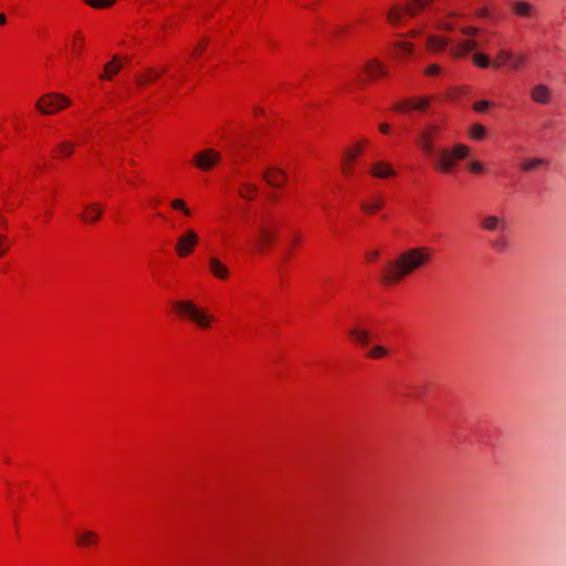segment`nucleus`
I'll list each match as a JSON object with an SVG mask.
<instances>
[{
  "label": "nucleus",
  "instance_id": "nucleus-41",
  "mask_svg": "<svg viewBox=\"0 0 566 566\" xmlns=\"http://www.w3.org/2000/svg\"><path fill=\"white\" fill-rule=\"evenodd\" d=\"M441 72V69L439 65L437 64H432L430 66H428L426 70H424V74L428 75V76H436V75H439Z\"/></svg>",
  "mask_w": 566,
  "mask_h": 566
},
{
  "label": "nucleus",
  "instance_id": "nucleus-39",
  "mask_svg": "<svg viewBox=\"0 0 566 566\" xmlns=\"http://www.w3.org/2000/svg\"><path fill=\"white\" fill-rule=\"evenodd\" d=\"M9 250V243L6 234L0 233V258H2Z\"/></svg>",
  "mask_w": 566,
  "mask_h": 566
},
{
  "label": "nucleus",
  "instance_id": "nucleus-25",
  "mask_svg": "<svg viewBox=\"0 0 566 566\" xmlns=\"http://www.w3.org/2000/svg\"><path fill=\"white\" fill-rule=\"evenodd\" d=\"M161 73H163L161 71H156V70L149 67L146 70V72L143 76H137V82L140 85L150 83L154 80H156L157 77H159Z\"/></svg>",
  "mask_w": 566,
  "mask_h": 566
},
{
  "label": "nucleus",
  "instance_id": "nucleus-24",
  "mask_svg": "<svg viewBox=\"0 0 566 566\" xmlns=\"http://www.w3.org/2000/svg\"><path fill=\"white\" fill-rule=\"evenodd\" d=\"M403 11L406 10L398 6H394L392 8H390V10L387 13V19L389 23L392 25H397L402 18Z\"/></svg>",
  "mask_w": 566,
  "mask_h": 566
},
{
  "label": "nucleus",
  "instance_id": "nucleus-46",
  "mask_svg": "<svg viewBox=\"0 0 566 566\" xmlns=\"http://www.w3.org/2000/svg\"><path fill=\"white\" fill-rule=\"evenodd\" d=\"M476 15L481 18H485L489 15V10L486 8H481L476 11Z\"/></svg>",
  "mask_w": 566,
  "mask_h": 566
},
{
  "label": "nucleus",
  "instance_id": "nucleus-47",
  "mask_svg": "<svg viewBox=\"0 0 566 566\" xmlns=\"http://www.w3.org/2000/svg\"><path fill=\"white\" fill-rule=\"evenodd\" d=\"M378 254H379V253H378V251H370V252L367 254V259H368V260H370V261H373V260H375V259H377V258H378Z\"/></svg>",
  "mask_w": 566,
  "mask_h": 566
},
{
  "label": "nucleus",
  "instance_id": "nucleus-40",
  "mask_svg": "<svg viewBox=\"0 0 566 566\" xmlns=\"http://www.w3.org/2000/svg\"><path fill=\"white\" fill-rule=\"evenodd\" d=\"M395 46H396L397 49H399V50L405 51V52H406V53H408V54H411V53H412V51H413V46H412V44H411V43H408V42H397V43L395 44Z\"/></svg>",
  "mask_w": 566,
  "mask_h": 566
},
{
  "label": "nucleus",
  "instance_id": "nucleus-23",
  "mask_svg": "<svg viewBox=\"0 0 566 566\" xmlns=\"http://www.w3.org/2000/svg\"><path fill=\"white\" fill-rule=\"evenodd\" d=\"M512 9L517 15L524 17V18L531 17V13H532L531 4L525 1H517V2L513 3Z\"/></svg>",
  "mask_w": 566,
  "mask_h": 566
},
{
  "label": "nucleus",
  "instance_id": "nucleus-29",
  "mask_svg": "<svg viewBox=\"0 0 566 566\" xmlns=\"http://www.w3.org/2000/svg\"><path fill=\"white\" fill-rule=\"evenodd\" d=\"M450 153L452 154L454 160H460L468 156L469 148L462 144H457L452 150H450Z\"/></svg>",
  "mask_w": 566,
  "mask_h": 566
},
{
  "label": "nucleus",
  "instance_id": "nucleus-42",
  "mask_svg": "<svg viewBox=\"0 0 566 566\" xmlns=\"http://www.w3.org/2000/svg\"><path fill=\"white\" fill-rule=\"evenodd\" d=\"M490 106V102L489 101H480V102H476L474 105H473V108L474 111L476 112H480V113H483L488 109V107Z\"/></svg>",
  "mask_w": 566,
  "mask_h": 566
},
{
  "label": "nucleus",
  "instance_id": "nucleus-13",
  "mask_svg": "<svg viewBox=\"0 0 566 566\" xmlns=\"http://www.w3.org/2000/svg\"><path fill=\"white\" fill-rule=\"evenodd\" d=\"M479 48V43L474 39H468L457 43L450 48V53L454 57H463L467 53L474 51Z\"/></svg>",
  "mask_w": 566,
  "mask_h": 566
},
{
  "label": "nucleus",
  "instance_id": "nucleus-27",
  "mask_svg": "<svg viewBox=\"0 0 566 566\" xmlns=\"http://www.w3.org/2000/svg\"><path fill=\"white\" fill-rule=\"evenodd\" d=\"M349 334L355 338V340L358 344L368 345L370 339L368 332L358 328H353L349 331Z\"/></svg>",
  "mask_w": 566,
  "mask_h": 566
},
{
  "label": "nucleus",
  "instance_id": "nucleus-34",
  "mask_svg": "<svg viewBox=\"0 0 566 566\" xmlns=\"http://www.w3.org/2000/svg\"><path fill=\"white\" fill-rule=\"evenodd\" d=\"M469 134L474 139H482L485 135V128L480 124H474L470 128Z\"/></svg>",
  "mask_w": 566,
  "mask_h": 566
},
{
  "label": "nucleus",
  "instance_id": "nucleus-3",
  "mask_svg": "<svg viewBox=\"0 0 566 566\" xmlns=\"http://www.w3.org/2000/svg\"><path fill=\"white\" fill-rule=\"evenodd\" d=\"M280 229L275 220L263 218L258 227V235L255 245L260 251H264L274 243L279 235Z\"/></svg>",
  "mask_w": 566,
  "mask_h": 566
},
{
  "label": "nucleus",
  "instance_id": "nucleus-15",
  "mask_svg": "<svg viewBox=\"0 0 566 566\" xmlns=\"http://www.w3.org/2000/svg\"><path fill=\"white\" fill-rule=\"evenodd\" d=\"M370 174L375 178L385 179L396 176L395 169L386 161H377L371 165Z\"/></svg>",
  "mask_w": 566,
  "mask_h": 566
},
{
  "label": "nucleus",
  "instance_id": "nucleus-18",
  "mask_svg": "<svg viewBox=\"0 0 566 566\" xmlns=\"http://www.w3.org/2000/svg\"><path fill=\"white\" fill-rule=\"evenodd\" d=\"M210 271L212 274L221 280H224L229 276L228 268L220 262L217 258L209 259Z\"/></svg>",
  "mask_w": 566,
  "mask_h": 566
},
{
  "label": "nucleus",
  "instance_id": "nucleus-44",
  "mask_svg": "<svg viewBox=\"0 0 566 566\" xmlns=\"http://www.w3.org/2000/svg\"><path fill=\"white\" fill-rule=\"evenodd\" d=\"M461 33L468 36H474L478 34L479 29L475 27H463L460 29Z\"/></svg>",
  "mask_w": 566,
  "mask_h": 566
},
{
  "label": "nucleus",
  "instance_id": "nucleus-2",
  "mask_svg": "<svg viewBox=\"0 0 566 566\" xmlns=\"http://www.w3.org/2000/svg\"><path fill=\"white\" fill-rule=\"evenodd\" d=\"M175 311L197 324L200 328H209L214 321L213 315L207 310L198 307L192 301H177L174 303Z\"/></svg>",
  "mask_w": 566,
  "mask_h": 566
},
{
  "label": "nucleus",
  "instance_id": "nucleus-36",
  "mask_svg": "<svg viewBox=\"0 0 566 566\" xmlns=\"http://www.w3.org/2000/svg\"><path fill=\"white\" fill-rule=\"evenodd\" d=\"M429 103H430V99L428 97H421L418 101L411 99L412 108L418 109V111H424L428 107Z\"/></svg>",
  "mask_w": 566,
  "mask_h": 566
},
{
  "label": "nucleus",
  "instance_id": "nucleus-9",
  "mask_svg": "<svg viewBox=\"0 0 566 566\" xmlns=\"http://www.w3.org/2000/svg\"><path fill=\"white\" fill-rule=\"evenodd\" d=\"M434 167L443 172H450L455 165V160L449 149L442 148L434 151Z\"/></svg>",
  "mask_w": 566,
  "mask_h": 566
},
{
  "label": "nucleus",
  "instance_id": "nucleus-37",
  "mask_svg": "<svg viewBox=\"0 0 566 566\" xmlns=\"http://www.w3.org/2000/svg\"><path fill=\"white\" fill-rule=\"evenodd\" d=\"M174 209L181 210L186 216H190V210L186 207V203L181 199H175L171 201Z\"/></svg>",
  "mask_w": 566,
  "mask_h": 566
},
{
  "label": "nucleus",
  "instance_id": "nucleus-14",
  "mask_svg": "<svg viewBox=\"0 0 566 566\" xmlns=\"http://www.w3.org/2000/svg\"><path fill=\"white\" fill-rule=\"evenodd\" d=\"M481 228L486 231H504L506 221L502 217L490 214L482 219Z\"/></svg>",
  "mask_w": 566,
  "mask_h": 566
},
{
  "label": "nucleus",
  "instance_id": "nucleus-38",
  "mask_svg": "<svg viewBox=\"0 0 566 566\" xmlns=\"http://www.w3.org/2000/svg\"><path fill=\"white\" fill-rule=\"evenodd\" d=\"M385 355H387V350L382 346L373 347V349L368 354V356L373 358H380L384 357Z\"/></svg>",
  "mask_w": 566,
  "mask_h": 566
},
{
  "label": "nucleus",
  "instance_id": "nucleus-49",
  "mask_svg": "<svg viewBox=\"0 0 566 566\" xmlns=\"http://www.w3.org/2000/svg\"><path fill=\"white\" fill-rule=\"evenodd\" d=\"M441 28H442L443 30H446V31H451V30H453V25H452V24H450V23H444V24H442V27H441Z\"/></svg>",
  "mask_w": 566,
  "mask_h": 566
},
{
  "label": "nucleus",
  "instance_id": "nucleus-33",
  "mask_svg": "<svg viewBox=\"0 0 566 566\" xmlns=\"http://www.w3.org/2000/svg\"><path fill=\"white\" fill-rule=\"evenodd\" d=\"M116 0H85V2L95 8V9H103L108 8L115 3Z\"/></svg>",
  "mask_w": 566,
  "mask_h": 566
},
{
  "label": "nucleus",
  "instance_id": "nucleus-26",
  "mask_svg": "<svg viewBox=\"0 0 566 566\" xmlns=\"http://www.w3.org/2000/svg\"><path fill=\"white\" fill-rule=\"evenodd\" d=\"M256 192V186L249 182H244L241 186L240 196L245 200H253Z\"/></svg>",
  "mask_w": 566,
  "mask_h": 566
},
{
  "label": "nucleus",
  "instance_id": "nucleus-22",
  "mask_svg": "<svg viewBox=\"0 0 566 566\" xmlns=\"http://www.w3.org/2000/svg\"><path fill=\"white\" fill-rule=\"evenodd\" d=\"M98 541V535L93 531H85L77 536V544L80 546L94 545Z\"/></svg>",
  "mask_w": 566,
  "mask_h": 566
},
{
  "label": "nucleus",
  "instance_id": "nucleus-7",
  "mask_svg": "<svg viewBox=\"0 0 566 566\" xmlns=\"http://www.w3.org/2000/svg\"><path fill=\"white\" fill-rule=\"evenodd\" d=\"M524 62L525 57L523 55H516L510 51L501 50L493 62V66L500 67L502 65H506L512 70H517L524 64Z\"/></svg>",
  "mask_w": 566,
  "mask_h": 566
},
{
  "label": "nucleus",
  "instance_id": "nucleus-31",
  "mask_svg": "<svg viewBox=\"0 0 566 566\" xmlns=\"http://www.w3.org/2000/svg\"><path fill=\"white\" fill-rule=\"evenodd\" d=\"M491 247L497 252H504L509 247V241L504 237H496L491 241Z\"/></svg>",
  "mask_w": 566,
  "mask_h": 566
},
{
  "label": "nucleus",
  "instance_id": "nucleus-35",
  "mask_svg": "<svg viewBox=\"0 0 566 566\" xmlns=\"http://www.w3.org/2000/svg\"><path fill=\"white\" fill-rule=\"evenodd\" d=\"M73 148H74V144L70 143V142H63L59 145V153L63 156V157H67L72 154L73 151Z\"/></svg>",
  "mask_w": 566,
  "mask_h": 566
},
{
  "label": "nucleus",
  "instance_id": "nucleus-30",
  "mask_svg": "<svg viewBox=\"0 0 566 566\" xmlns=\"http://www.w3.org/2000/svg\"><path fill=\"white\" fill-rule=\"evenodd\" d=\"M384 205V200L381 197H378L375 199V201L373 202H364L361 205V209L368 213H374L375 211H377L379 208H381Z\"/></svg>",
  "mask_w": 566,
  "mask_h": 566
},
{
  "label": "nucleus",
  "instance_id": "nucleus-10",
  "mask_svg": "<svg viewBox=\"0 0 566 566\" xmlns=\"http://www.w3.org/2000/svg\"><path fill=\"white\" fill-rule=\"evenodd\" d=\"M263 178L272 187H282L287 179V174L280 167H272L263 172Z\"/></svg>",
  "mask_w": 566,
  "mask_h": 566
},
{
  "label": "nucleus",
  "instance_id": "nucleus-1",
  "mask_svg": "<svg viewBox=\"0 0 566 566\" xmlns=\"http://www.w3.org/2000/svg\"><path fill=\"white\" fill-rule=\"evenodd\" d=\"M432 258L428 247H416L402 251L396 259L387 262L381 277L385 284H395L407 275L427 265Z\"/></svg>",
  "mask_w": 566,
  "mask_h": 566
},
{
  "label": "nucleus",
  "instance_id": "nucleus-21",
  "mask_svg": "<svg viewBox=\"0 0 566 566\" xmlns=\"http://www.w3.org/2000/svg\"><path fill=\"white\" fill-rule=\"evenodd\" d=\"M117 59L118 56L115 55L112 62L105 64L104 73L101 75V78L111 80L114 74L120 71L122 65L116 63Z\"/></svg>",
  "mask_w": 566,
  "mask_h": 566
},
{
  "label": "nucleus",
  "instance_id": "nucleus-28",
  "mask_svg": "<svg viewBox=\"0 0 566 566\" xmlns=\"http://www.w3.org/2000/svg\"><path fill=\"white\" fill-rule=\"evenodd\" d=\"M544 163H545V160L539 159V158L527 159L521 164V169L524 171H533V170L537 169Z\"/></svg>",
  "mask_w": 566,
  "mask_h": 566
},
{
  "label": "nucleus",
  "instance_id": "nucleus-20",
  "mask_svg": "<svg viewBox=\"0 0 566 566\" xmlns=\"http://www.w3.org/2000/svg\"><path fill=\"white\" fill-rule=\"evenodd\" d=\"M432 0H410L405 7L406 13L410 17L418 14Z\"/></svg>",
  "mask_w": 566,
  "mask_h": 566
},
{
  "label": "nucleus",
  "instance_id": "nucleus-12",
  "mask_svg": "<svg viewBox=\"0 0 566 566\" xmlns=\"http://www.w3.org/2000/svg\"><path fill=\"white\" fill-rule=\"evenodd\" d=\"M365 145V140L360 142L355 149H347L342 159V170L346 175H350L353 171V164L356 158L361 154V148Z\"/></svg>",
  "mask_w": 566,
  "mask_h": 566
},
{
  "label": "nucleus",
  "instance_id": "nucleus-17",
  "mask_svg": "<svg viewBox=\"0 0 566 566\" xmlns=\"http://www.w3.org/2000/svg\"><path fill=\"white\" fill-rule=\"evenodd\" d=\"M365 70L370 77L384 76L387 74L386 66L377 59L366 62Z\"/></svg>",
  "mask_w": 566,
  "mask_h": 566
},
{
  "label": "nucleus",
  "instance_id": "nucleus-19",
  "mask_svg": "<svg viewBox=\"0 0 566 566\" xmlns=\"http://www.w3.org/2000/svg\"><path fill=\"white\" fill-rule=\"evenodd\" d=\"M449 44L450 40L448 38H441L437 35H429L427 38L428 48L436 52L443 51Z\"/></svg>",
  "mask_w": 566,
  "mask_h": 566
},
{
  "label": "nucleus",
  "instance_id": "nucleus-4",
  "mask_svg": "<svg viewBox=\"0 0 566 566\" xmlns=\"http://www.w3.org/2000/svg\"><path fill=\"white\" fill-rule=\"evenodd\" d=\"M70 105V99L59 93H49L41 96L36 102V109L44 114L50 115L63 109Z\"/></svg>",
  "mask_w": 566,
  "mask_h": 566
},
{
  "label": "nucleus",
  "instance_id": "nucleus-50",
  "mask_svg": "<svg viewBox=\"0 0 566 566\" xmlns=\"http://www.w3.org/2000/svg\"><path fill=\"white\" fill-rule=\"evenodd\" d=\"M7 21V17L3 13H0V25L4 24Z\"/></svg>",
  "mask_w": 566,
  "mask_h": 566
},
{
  "label": "nucleus",
  "instance_id": "nucleus-8",
  "mask_svg": "<svg viewBox=\"0 0 566 566\" xmlns=\"http://www.w3.org/2000/svg\"><path fill=\"white\" fill-rule=\"evenodd\" d=\"M199 237L193 230H187L181 237L178 238L176 251L179 256H186L193 250L198 243Z\"/></svg>",
  "mask_w": 566,
  "mask_h": 566
},
{
  "label": "nucleus",
  "instance_id": "nucleus-6",
  "mask_svg": "<svg viewBox=\"0 0 566 566\" xmlns=\"http://www.w3.org/2000/svg\"><path fill=\"white\" fill-rule=\"evenodd\" d=\"M221 160V155L212 149L207 148L200 153H198L193 157V164L201 170H210L212 167H214L217 164H219Z\"/></svg>",
  "mask_w": 566,
  "mask_h": 566
},
{
  "label": "nucleus",
  "instance_id": "nucleus-16",
  "mask_svg": "<svg viewBox=\"0 0 566 566\" xmlns=\"http://www.w3.org/2000/svg\"><path fill=\"white\" fill-rule=\"evenodd\" d=\"M531 97L539 104H547L551 99V91L546 85H535L531 91Z\"/></svg>",
  "mask_w": 566,
  "mask_h": 566
},
{
  "label": "nucleus",
  "instance_id": "nucleus-11",
  "mask_svg": "<svg viewBox=\"0 0 566 566\" xmlns=\"http://www.w3.org/2000/svg\"><path fill=\"white\" fill-rule=\"evenodd\" d=\"M103 214V207L98 202H91L84 205V211L81 214V220L84 223L92 224L101 219Z\"/></svg>",
  "mask_w": 566,
  "mask_h": 566
},
{
  "label": "nucleus",
  "instance_id": "nucleus-43",
  "mask_svg": "<svg viewBox=\"0 0 566 566\" xmlns=\"http://www.w3.org/2000/svg\"><path fill=\"white\" fill-rule=\"evenodd\" d=\"M468 168L475 174H480L483 169V165L480 161L473 160L468 164Z\"/></svg>",
  "mask_w": 566,
  "mask_h": 566
},
{
  "label": "nucleus",
  "instance_id": "nucleus-5",
  "mask_svg": "<svg viewBox=\"0 0 566 566\" xmlns=\"http://www.w3.org/2000/svg\"><path fill=\"white\" fill-rule=\"evenodd\" d=\"M441 126L438 124H428L423 129L419 132L418 145L422 151L427 155L434 154L433 140L439 137Z\"/></svg>",
  "mask_w": 566,
  "mask_h": 566
},
{
  "label": "nucleus",
  "instance_id": "nucleus-45",
  "mask_svg": "<svg viewBox=\"0 0 566 566\" xmlns=\"http://www.w3.org/2000/svg\"><path fill=\"white\" fill-rule=\"evenodd\" d=\"M408 108H412L411 106V99H407L402 103H397L395 106H394V109L397 111V112H402V111H406Z\"/></svg>",
  "mask_w": 566,
  "mask_h": 566
},
{
  "label": "nucleus",
  "instance_id": "nucleus-51",
  "mask_svg": "<svg viewBox=\"0 0 566 566\" xmlns=\"http://www.w3.org/2000/svg\"><path fill=\"white\" fill-rule=\"evenodd\" d=\"M417 34H418V31H412V32H410V34H409V35H410V36H415V35H417Z\"/></svg>",
  "mask_w": 566,
  "mask_h": 566
},
{
  "label": "nucleus",
  "instance_id": "nucleus-32",
  "mask_svg": "<svg viewBox=\"0 0 566 566\" xmlns=\"http://www.w3.org/2000/svg\"><path fill=\"white\" fill-rule=\"evenodd\" d=\"M472 60L475 65H478L479 67H482V69H486L491 64L489 57L483 53H474L472 55Z\"/></svg>",
  "mask_w": 566,
  "mask_h": 566
},
{
  "label": "nucleus",
  "instance_id": "nucleus-48",
  "mask_svg": "<svg viewBox=\"0 0 566 566\" xmlns=\"http://www.w3.org/2000/svg\"><path fill=\"white\" fill-rule=\"evenodd\" d=\"M379 129H380V132H381V133L387 134V133L389 132V125H387V124H381V125L379 126Z\"/></svg>",
  "mask_w": 566,
  "mask_h": 566
}]
</instances>
